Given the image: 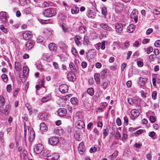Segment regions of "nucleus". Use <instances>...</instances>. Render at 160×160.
<instances>
[{
  "mask_svg": "<svg viewBox=\"0 0 160 160\" xmlns=\"http://www.w3.org/2000/svg\"><path fill=\"white\" fill-rule=\"evenodd\" d=\"M137 64L139 67H142L143 66V63L141 61H138L137 62Z\"/></svg>",
  "mask_w": 160,
  "mask_h": 160,
  "instance_id": "nucleus-62",
  "label": "nucleus"
},
{
  "mask_svg": "<svg viewBox=\"0 0 160 160\" xmlns=\"http://www.w3.org/2000/svg\"><path fill=\"white\" fill-rule=\"evenodd\" d=\"M51 3L49 2H45L42 5V7L43 8L49 7Z\"/></svg>",
  "mask_w": 160,
  "mask_h": 160,
  "instance_id": "nucleus-42",
  "label": "nucleus"
},
{
  "mask_svg": "<svg viewBox=\"0 0 160 160\" xmlns=\"http://www.w3.org/2000/svg\"><path fill=\"white\" fill-rule=\"evenodd\" d=\"M69 67L70 69L72 70L74 73L77 72V70L74 63L72 62H71L69 64Z\"/></svg>",
  "mask_w": 160,
  "mask_h": 160,
  "instance_id": "nucleus-26",
  "label": "nucleus"
},
{
  "mask_svg": "<svg viewBox=\"0 0 160 160\" xmlns=\"http://www.w3.org/2000/svg\"><path fill=\"white\" fill-rule=\"evenodd\" d=\"M58 112L60 117H63L67 113V110L64 108H60L58 109Z\"/></svg>",
  "mask_w": 160,
  "mask_h": 160,
  "instance_id": "nucleus-11",
  "label": "nucleus"
},
{
  "mask_svg": "<svg viewBox=\"0 0 160 160\" xmlns=\"http://www.w3.org/2000/svg\"><path fill=\"white\" fill-rule=\"evenodd\" d=\"M47 160H54V157L52 155L47 156Z\"/></svg>",
  "mask_w": 160,
  "mask_h": 160,
  "instance_id": "nucleus-52",
  "label": "nucleus"
},
{
  "mask_svg": "<svg viewBox=\"0 0 160 160\" xmlns=\"http://www.w3.org/2000/svg\"><path fill=\"white\" fill-rule=\"evenodd\" d=\"M29 70L28 67L26 66H25L23 67V75L26 76L28 74Z\"/></svg>",
  "mask_w": 160,
  "mask_h": 160,
  "instance_id": "nucleus-25",
  "label": "nucleus"
},
{
  "mask_svg": "<svg viewBox=\"0 0 160 160\" xmlns=\"http://www.w3.org/2000/svg\"><path fill=\"white\" fill-rule=\"evenodd\" d=\"M43 14L46 17H51L56 14V11L52 8L46 9L43 12Z\"/></svg>",
  "mask_w": 160,
  "mask_h": 160,
  "instance_id": "nucleus-1",
  "label": "nucleus"
},
{
  "mask_svg": "<svg viewBox=\"0 0 160 160\" xmlns=\"http://www.w3.org/2000/svg\"><path fill=\"white\" fill-rule=\"evenodd\" d=\"M26 107L29 111L30 115H31L32 112V109L30 105L29 104H27L26 105Z\"/></svg>",
  "mask_w": 160,
  "mask_h": 160,
  "instance_id": "nucleus-38",
  "label": "nucleus"
},
{
  "mask_svg": "<svg viewBox=\"0 0 160 160\" xmlns=\"http://www.w3.org/2000/svg\"><path fill=\"white\" fill-rule=\"evenodd\" d=\"M152 31L153 29L152 28H149L146 31V34L148 35H149L152 32Z\"/></svg>",
  "mask_w": 160,
  "mask_h": 160,
  "instance_id": "nucleus-53",
  "label": "nucleus"
},
{
  "mask_svg": "<svg viewBox=\"0 0 160 160\" xmlns=\"http://www.w3.org/2000/svg\"><path fill=\"white\" fill-rule=\"evenodd\" d=\"M11 106L10 105L8 104L5 106V107L4 110L0 109V112L2 114H3L6 115H8Z\"/></svg>",
  "mask_w": 160,
  "mask_h": 160,
  "instance_id": "nucleus-6",
  "label": "nucleus"
},
{
  "mask_svg": "<svg viewBox=\"0 0 160 160\" xmlns=\"http://www.w3.org/2000/svg\"><path fill=\"white\" fill-rule=\"evenodd\" d=\"M52 155H53L54 160H58L59 157V156L58 153H55Z\"/></svg>",
  "mask_w": 160,
  "mask_h": 160,
  "instance_id": "nucleus-50",
  "label": "nucleus"
},
{
  "mask_svg": "<svg viewBox=\"0 0 160 160\" xmlns=\"http://www.w3.org/2000/svg\"><path fill=\"white\" fill-rule=\"evenodd\" d=\"M128 101L129 104L133 105L134 103V102L133 99L131 98H128Z\"/></svg>",
  "mask_w": 160,
  "mask_h": 160,
  "instance_id": "nucleus-49",
  "label": "nucleus"
},
{
  "mask_svg": "<svg viewBox=\"0 0 160 160\" xmlns=\"http://www.w3.org/2000/svg\"><path fill=\"white\" fill-rule=\"evenodd\" d=\"M105 30L111 32H112L113 31V29L111 27H109L108 25H107L106 28Z\"/></svg>",
  "mask_w": 160,
  "mask_h": 160,
  "instance_id": "nucleus-46",
  "label": "nucleus"
},
{
  "mask_svg": "<svg viewBox=\"0 0 160 160\" xmlns=\"http://www.w3.org/2000/svg\"><path fill=\"white\" fill-rule=\"evenodd\" d=\"M150 39L148 38H145L142 41V43L143 44H146L149 42Z\"/></svg>",
  "mask_w": 160,
  "mask_h": 160,
  "instance_id": "nucleus-54",
  "label": "nucleus"
},
{
  "mask_svg": "<svg viewBox=\"0 0 160 160\" xmlns=\"http://www.w3.org/2000/svg\"><path fill=\"white\" fill-rule=\"evenodd\" d=\"M135 26L133 24H130L127 27V31L128 32H132L134 30Z\"/></svg>",
  "mask_w": 160,
  "mask_h": 160,
  "instance_id": "nucleus-23",
  "label": "nucleus"
},
{
  "mask_svg": "<svg viewBox=\"0 0 160 160\" xmlns=\"http://www.w3.org/2000/svg\"><path fill=\"white\" fill-rule=\"evenodd\" d=\"M146 81V78L140 77L139 78L138 83L140 86H143L145 84Z\"/></svg>",
  "mask_w": 160,
  "mask_h": 160,
  "instance_id": "nucleus-22",
  "label": "nucleus"
},
{
  "mask_svg": "<svg viewBox=\"0 0 160 160\" xmlns=\"http://www.w3.org/2000/svg\"><path fill=\"white\" fill-rule=\"evenodd\" d=\"M75 125L77 128L79 129H82L85 127L84 122L81 120L77 121Z\"/></svg>",
  "mask_w": 160,
  "mask_h": 160,
  "instance_id": "nucleus-9",
  "label": "nucleus"
},
{
  "mask_svg": "<svg viewBox=\"0 0 160 160\" xmlns=\"http://www.w3.org/2000/svg\"><path fill=\"white\" fill-rule=\"evenodd\" d=\"M50 99L49 97L47 96L43 98L41 100V102H45Z\"/></svg>",
  "mask_w": 160,
  "mask_h": 160,
  "instance_id": "nucleus-39",
  "label": "nucleus"
},
{
  "mask_svg": "<svg viewBox=\"0 0 160 160\" xmlns=\"http://www.w3.org/2000/svg\"><path fill=\"white\" fill-rule=\"evenodd\" d=\"M34 45V42L32 40L28 41L25 44L24 49L26 50H28L31 49Z\"/></svg>",
  "mask_w": 160,
  "mask_h": 160,
  "instance_id": "nucleus-3",
  "label": "nucleus"
},
{
  "mask_svg": "<svg viewBox=\"0 0 160 160\" xmlns=\"http://www.w3.org/2000/svg\"><path fill=\"white\" fill-rule=\"evenodd\" d=\"M81 65L82 68H85L87 67V63L85 62H83L82 63Z\"/></svg>",
  "mask_w": 160,
  "mask_h": 160,
  "instance_id": "nucleus-55",
  "label": "nucleus"
},
{
  "mask_svg": "<svg viewBox=\"0 0 160 160\" xmlns=\"http://www.w3.org/2000/svg\"><path fill=\"white\" fill-rule=\"evenodd\" d=\"M95 67L98 68H100L102 67V64L98 62L96 63Z\"/></svg>",
  "mask_w": 160,
  "mask_h": 160,
  "instance_id": "nucleus-58",
  "label": "nucleus"
},
{
  "mask_svg": "<svg viewBox=\"0 0 160 160\" xmlns=\"http://www.w3.org/2000/svg\"><path fill=\"white\" fill-rule=\"evenodd\" d=\"M118 155V152L115 151L109 157L110 159L113 160Z\"/></svg>",
  "mask_w": 160,
  "mask_h": 160,
  "instance_id": "nucleus-31",
  "label": "nucleus"
},
{
  "mask_svg": "<svg viewBox=\"0 0 160 160\" xmlns=\"http://www.w3.org/2000/svg\"><path fill=\"white\" fill-rule=\"evenodd\" d=\"M107 72V70L106 69H104L103 70L101 73V76H104L106 75Z\"/></svg>",
  "mask_w": 160,
  "mask_h": 160,
  "instance_id": "nucleus-59",
  "label": "nucleus"
},
{
  "mask_svg": "<svg viewBox=\"0 0 160 160\" xmlns=\"http://www.w3.org/2000/svg\"><path fill=\"white\" fill-rule=\"evenodd\" d=\"M154 46L156 47H160V40H157L154 43Z\"/></svg>",
  "mask_w": 160,
  "mask_h": 160,
  "instance_id": "nucleus-47",
  "label": "nucleus"
},
{
  "mask_svg": "<svg viewBox=\"0 0 160 160\" xmlns=\"http://www.w3.org/2000/svg\"><path fill=\"white\" fill-rule=\"evenodd\" d=\"M44 40L42 36H39L37 38V42L38 43L42 42Z\"/></svg>",
  "mask_w": 160,
  "mask_h": 160,
  "instance_id": "nucleus-36",
  "label": "nucleus"
},
{
  "mask_svg": "<svg viewBox=\"0 0 160 160\" xmlns=\"http://www.w3.org/2000/svg\"><path fill=\"white\" fill-rule=\"evenodd\" d=\"M0 29L2 30V31L4 32L5 33H6L7 32V29L6 28H4L3 25H1L0 26Z\"/></svg>",
  "mask_w": 160,
  "mask_h": 160,
  "instance_id": "nucleus-48",
  "label": "nucleus"
},
{
  "mask_svg": "<svg viewBox=\"0 0 160 160\" xmlns=\"http://www.w3.org/2000/svg\"><path fill=\"white\" fill-rule=\"evenodd\" d=\"M94 79L97 84H99L100 83V75L99 74H95L94 75Z\"/></svg>",
  "mask_w": 160,
  "mask_h": 160,
  "instance_id": "nucleus-20",
  "label": "nucleus"
},
{
  "mask_svg": "<svg viewBox=\"0 0 160 160\" xmlns=\"http://www.w3.org/2000/svg\"><path fill=\"white\" fill-rule=\"evenodd\" d=\"M79 11V8L77 6H74L71 9V12L72 14H77Z\"/></svg>",
  "mask_w": 160,
  "mask_h": 160,
  "instance_id": "nucleus-24",
  "label": "nucleus"
},
{
  "mask_svg": "<svg viewBox=\"0 0 160 160\" xmlns=\"http://www.w3.org/2000/svg\"><path fill=\"white\" fill-rule=\"evenodd\" d=\"M70 101L72 104L75 105L77 104L78 102V100L76 98H71Z\"/></svg>",
  "mask_w": 160,
  "mask_h": 160,
  "instance_id": "nucleus-29",
  "label": "nucleus"
},
{
  "mask_svg": "<svg viewBox=\"0 0 160 160\" xmlns=\"http://www.w3.org/2000/svg\"><path fill=\"white\" fill-rule=\"evenodd\" d=\"M153 49L152 48V47H149L148 48L147 50V53L148 54H150L151 52H152L153 51Z\"/></svg>",
  "mask_w": 160,
  "mask_h": 160,
  "instance_id": "nucleus-63",
  "label": "nucleus"
},
{
  "mask_svg": "<svg viewBox=\"0 0 160 160\" xmlns=\"http://www.w3.org/2000/svg\"><path fill=\"white\" fill-rule=\"evenodd\" d=\"M53 65L54 66L55 69H57L58 68V65L57 63L56 62H54L53 63Z\"/></svg>",
  "mask_w": 160,
  "mask_h": 160,
  "instance_id": "nucleus-61",
  "label": "nucleus"
},
{
  "mask_svg": "<svg viewBox=\"0 0 160 160\" xmlns=\"http://www.w3.org/2000/svg\"><path fill=\"white\" fill-rule=\"evenodd\" d=\"M71 52L75 56H76V54L78 53L77 50L74 48H72Z\"/></svg>",
  "mask_w": 160,
  "mask_h": 160,
  "instance_id": "nucleus-43",
  "label": "nucleus"
},
{
  "mask_svg": "<svg viewBox=\"0 0 160 160\" xmlns=\"http://www.w3.org/2000/svg\"><path fill=\"white\" fill-rule=\"evenodd\" d=\"M87 16L89 18H94L93 13L90 10L89 12L87 14Z\"/></svg>",
  "mask_w": 160,
  "mask_h": 160,
  "instance_id": "nucleus-35",
  "label": "nucleus"
},
{
  "mask_svg": "<svg viewBox=\"0 0 160 160\" xmlns=\"http://www.w3.org/2000/svg\"><path fill=\"white\" fill-rule=\"evenodd\" d=\"M5 103V101L4 97L0 95V105L3 106L4 105Z\"/></svg>",
  "mask_w": 160,
  "mask_h": 160,
  "instance_id": "nucleus-30",
  "label": "nucleus"
},
{
  "mask_svg": "<svg viewBox=\"0 0 160 160\" xmlns=\"http://www.w3.org/2000/svg\"><path fill=\"white\" fill-rule=\"evenodd\" d=\"M68 87L66 84L61 85L59 87V90L62 93H65L68 91Z\"/></svg>",
  "mask_w": 160,
  "mask_h": 160,
  "instance_id": "nucleus-5",
  "label": "nucleus"
},
{
  "mask_svg": "<svg viewBox=\"0 0 160 160\" xmlns=\"http://www.w3.org/2000/svg\"><path fill=\"white\" fill-rule=\"evenodd\" d=\"M75 118L77 121L82 120L83 117L82 113L80 112H78L76 113Z\"/></svg>",
  "mask_w": 160,
  "mask_h": 160,
  "instance_id": "nucleus-16",
  "label": "nucleus"
},
{
  "mask_svg": "<svg viewBox=\"0 0 160 160\" xmlns=\"http://www.w3.org/2000/svg\"><path fill=\"white\" fill-rule=\"evenodd\" d=\"M48 142L51 145H56L58 142L59 139L56 137H52L49 139Z\"/></svg>",
  "mask_w": 160,
  "mask_h": 160,
  "instance_id": "nucleus-4",
  "label": "nucleus"
},
{
  "mask_svg": "<svg viewBox=\"0 0 160 160\" xmlns=\"http://www.w3.org/2000/svg\"><path fill=\"white\" fill-rule=\"evenodd\" d=\"M15 68L17 71H20L22 68L21 63L18 62H15Z\"/></svg>",
  "mask_w": 160,
  "mask_h": 160,
  "instance_id": "nucleus-18",
  "label": "nucleus"
},
{
  "mask_svg": "<svg viewBox=\"0 0 160 160\" xmlns=\"http://www.w3.org/2000/svg\"><path fill=\"white\" fill-rule=\"evenodd\" d=\"M149 119L151 123H153L156 121L155 118L153 116H151L150 117Z\"/></svg>",
  "mask_w": 160,
  "mask_h": 160,
  "instance_id": "nucleus-44",
  "label": "nucleus"
},
{
  "mask_svg": "<svg viewBox=\"0 0 160 160\" xmlns=\"http://www.w3.org/2000/svg\"><path fill=\"white\" fill-rule=\"evenodd\" d=\"M116 31L118 33L121 32L123 29V26L120 23H117L115 25Z\"/></svg>",
  "mask_w": 160,
  "mask_h": 160,
  "instance_id": "nucleus-8",
  "label": "nucleus"
},
{
  "mask_svg": "<svg viewBox=\"0 0 160 160\" xmlns=\"http://www.w3.org/2000/svg\"><path fill=\"white\" fill-rule=\"evenodd\" d=\"M81 39V38L79 36L76 35L75 36L74 39L77 45H78L80 44V42L79 41V40Z\"/></svg>",
  "mask_w": 160,
  "mask_h": 160,
  "instance_id": "nucleus-27",
  "label": "nucleus"
},
{
  "mask_svg": "<svg viewBox=\"0 0 160 160\" xmlns=\"http://www.w3.org/2000/svg\"><path fill=\"white\" fill-rule=\"evenodd\" d=\"M157 92L155 91H153L152 93V98L153 99L155 100L157 98Z\"/></svg>",
  "mask_w": 160,
  "mask_h": 160,
  "instance_id": "nucleus-41",
  "label": "nucleus"
},
{
  "mask_svg": "<svg viewBox=\"0 0 160 160\" xmlns=\"http://www.w3.org/2000/svg\"><path fill=\"white\" fill-rule=\"evenodd\" d=\"M48 130V127L44 122H42L40 125V130L42 132H46Z\"/></svg>",
  "mask_w": 160,
  "mask_h": 160,
  "instance_id": "nucleus-13",
  "label": "nucleus"
},
{
  "mask_svg": "<svg viewBox=\"0 0 160 160\" xmlns=\"http://www.w3.org/2000/svg\"><path fill=\"white\" fill-rule=\"evenodd\" d=\"M1 78L4 82H7L8 81V78L6 74H3L1 76Z\"/></svg>",
  "mask_w": 160,
  "mask_h": 160,
  "instance_id": "nucleus-37",
  "label": "nucleus"
},
{
  "mask_svg": "<svg viewBox=\"0 0 160 160\" xmlns=\"http://www.w3.org/2000/svg\"><path fill=\"white\" fill-rule=\"evenodd\" d=\"M67 132L68 133H71L72 131V126H68L66 129Z\"/></svg>",
  "mask_w": 160,
  "mask_h": 160,
  "instance_id": "nucleus-45",
  "label": "nucleus"
},
{
  "mask_svg": "<svg viewBox=\"0 0 160 160\" xmlns=\"http://www.w3.org/2000/svg\"><path fill=\"white\" fill-rule=\"evenodd\" d=\"M132 84V82L130 81H128L126 83L127 86L128 88L131 87Z\"/></svg>",
  "mask_w": 160,
  "mask_h": 160,
  "instance_id": "nucleus-60",
  "label": "nucleus"
},
{
  "mask_svg": "<svg viewBox=\"0 0 160 160\" xmlns=\"http://www.w3.org/2000/svg\"><path fill=\"white\" fill-rule=\"evenodd\" d=\"M31 32L29 31L25 32L22 34L23 38L24 39L27 40H28L31 37Z\"/></svg>",
  "mask_w": 160,
  "mask_h": 160,
  "instance_id": "nucleus-12",
  "label": "nucleus"
},
{
  "mask_svg": "<svg viewBox=\"0 0 160 160\" xmlns=\"http://www.w3.org/2000/svg\"><path fill=\"white\" fill-rule=\"evenodd\" d=\"M107 25V24H105V23H101L100 24V27L102 28L104 30H105L106 28Z\"/></svg>",
  "mask_w": 160,
  "mask_h": 160,
  "instance_id": "nucleus-51",
  "label": "nucleus"
},
{
  "mask_svg": "<svg viewBox=\"0 0 160 160\" xmlns=\"http://www.w3.org/2000/svg\"><path fill=\"white\" fill-rule=\"evenodd\" d=\"M87 92L91 96H92L94 93V90L92 88H88L87 90Z\"/></svg>",
  "mask_w": 160,
  "mask_h": 160,
  "instance_id": "nucleus-28",
  "label": "nucleus"
},
{
  "mask_svg": "<svg viewBox=\"0 0 160 160\" xmlns=\"http://www.w3.org/2000/svg\"><path fill=\"white\" fill-rule=\"evenodd\" d=\"M108 128H107L105 129L103 132V134L104 135L106 136L108 134Z\"/></svg>",
  "mask_w": 160,
  "mask_h": 160,
  "instance_id": "nucleus-64",
  "label": "nucleus"
},
{
  "mask_svg": "<svg viewBox=\"0 0 160 160\" xmlns=\"http://www.w3.org/2000/svg\"><path fill=\"white\" fill-rule=\"evenodd\" d=\"M131 116H130L132 119L134 120L136 117H138L140 113L136 109L132 110L131 112Z\"/></svg>",
  "mask_w": 160,
  "mask_h": 160,
  "instance_id": "nucleus-7",
  "label": "nucleus"
},
{
  "mask_svg": "<svg viewBox=\"0 0 160 160\" xmlns=\"http://www.w3.org/2000/svg\"><path fill=\"white\" fill-rule=\"evenodd\" d=\"M29 140L32 142L34 139L35 137V133L33 131H30L29 133Z\"/></svg>",
  "mask_w": 160,
  "mask_h": 160,
  "instance_id": "nucleus-19",
  "label": "nucleus"
},
{
  "mask_svg": "<svg viewBox=\"0 0 160 160\" xmlns=\"http://www.w3.org/2000/svg\"><path fill=\"white\" fill-rule=\"evenodd\" d=\"M85 147L82 143H80L78 147V151L80 154H82L85 151Z\"/></svg>",
  "mask_w": 160,
  "mask_h": 160,
  "instance_id": "nucleus-14",
  "label": "nucleus"
},
{
  "mask_svg": "<svg viewBox=\"0 0 160 160\" xmlns=\"http://www.w3.org/2000/svg\"><path fill=\"white\" fill-rule=\"evenodd\" d=\"M138 11L136 9H134L130 15L131 17L132 18L134 19V20L136 22H138Z\"/></svg>",
  "mask_w": 160,
  "mask_h": 160,
  "instance_id": "nucleus-10",
  "label": "nucleus"
},
{
  "mask_svg": "<svg viewBox=\"0 0 160 160\" xmlns=\"http://www.w3.org/2000/svg\"><path fill=\"white\" fill-rule=\"evenodd\" d=\"M43 146L40 143L36 145L34 148V151L36 154H38L40 153L43 150Z\"/></svg>",
  "mask_w": 160,
  "mask_h": 160,
  "instance_id": "nucleus-2",
  "label": "nucleus"
},
{
  "mask_svg": "<svg viewBox=\"0 0 160 160\" xmlns=\"http://www.w3.org/2000/svg\"><path fill=\"white\" fill-rule=\"evenodd\" d=\"M79 30L80 33H84L86 31V27L84 26H80L79 27Z\"/></svg>",
  "mask_w": 160,
  "mask_h": 160,
  "instance_id": "nucleus-32",
  "label": "nucleus"
},
{
  "mask_svg": "<svg viewBox=\"0 0 160 160\" xmlns=\"http://www.w3.org/2000/svg\"><path fill=\"white\" fill-rule=\"evenodd\" d=\"M67 78L69 81L73 82L75 80V75L73 74L69 73L67 75Z\"/></svg>",
  "mask_w": 160,
  "mask_h": 160,
  "instance_id": "nucleus-17",
  "label": "nucleus"
},
{
  "mask_svg": "<svg viewBox=\"0 0 160 160\" xmlns=\"http://www.w3.org/2000/svg\"><path fill=\"white\" fill-rule=\"evenodd\" d=\"M88 37L85 36L83 38V43L84 45H87L88 44Z\"/></svg>",
  "mask_w": 160,
  "mask_h": 160,
  "instance_id": "nucleus-40",
  "label": "nucleus"
},
{
  "mask_svg": "<svg viewBox=\"0 0 160 160\" xmlns=\"http://www.w3.org/2000/svg\"><path fill=\"white\" fill-rule=\"evenodd\" d=\"M101 43L99 42L95 45V47L98 50H99L100 49V47H101Z\"/></svg>",
  "mask_w": 160,
  "mask_h": 160,
  "instance_id": "nucleus-57",
  "label": "nucleus"
},
{
  "mask_svg": "<svg viewBox=\"0 0 160 160\" xmlns=\"http://www.w3.org/2000/svg\"><path fill=\"white\" fill-rule=\"evenodd\" d=\"M116 123L118 126H120L121 125V121L119 118H118L116 120Z\"/></svg>",
  "mask_w": 160,
  "mask_h": 160,
  "instance_id": "nucleus-56",
  "label": "nucleus"
},
{
  "mask_svg": "<svg viewBox=\"0 0 160 160\" xmlns=\"http://www.w3.org/2000/svg\"><path fill=\"white\" fill-rule=\"evenodd\" d=\"M49 50L50 51H54L57 48L56 45L53 43H50L48 46Z\"/></svg>",
  "mask_w": 160,
  "mask_h": 160,
  "instance_id": "nucleus-21",
  "label": "nucleus"
},
{
  "mask_svg": "<svg viewBox=\"0 0 160 160\" xmlns=\"http://www.w3.org/2000/svg\"><path fill=\"white\" fill-rule=\"evenodd\" d=\"M108 84V82L107 81H103L102 83V87L103 89L105 90L106 89Z\"/></svg>",
  "mask_w": 160,
  "mask_h": 160,
  "instance_id": "nucleus-34",
  "label": "nucleus"
},
{
  "mask_svg": "<svg viewBox=\"0 0 160 160\" xmlns=\"http://www.w3.org/2000/svg\"><path fill=\"white\" fill-rule=\"evenodd\" d=\"M102 13L104 16H106L108 12L107 9L105 7H103L102 8Z\"/></svg>",
  "mask_w": 160,
  "mask_h": 160,
  "instance_id": "nucleus-33",
  "label": "nucleus"
},
{
  "mask_svg": "<svg viewBox=\"0 0 160 160\" xmlns=\"http://www.w3.org/2000/svg\"><path fill=\"white\" fill-rule=\"evenodd\" d=\"M0 19L3 22H6V13L5 12H0Z\"/></svg>",
  "mask_w": 160,
  "mask_h": 160,
  "instance_id": "nucleus-15",
  "label": "nucleus"
}]
</instances>
